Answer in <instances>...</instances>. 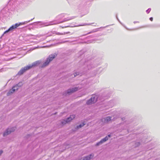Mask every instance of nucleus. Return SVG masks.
Instances as JSON below:
<instances>
[{"label": "nucleus", "instance_id": "obj_1", "mask_svg": "<svg viewBox=\"0 0 160 160\" xmlns=\"http://www.w3.org/2000/svg\"><path fill=\"white\" fill-rule=\"evenodd\" d=\"M76 17L75 16H72L68 18H65L64 19L63 21L60 22V23H62L65 22L67 21H68L74 19ZM35 23H36V25H38V24H39V25H40L41 26L40 27H42L48 26L49 25L57 24L59 23V22L54 23L53 21L46 22L39 21L36 22H35Z\"/></svg>", "mask_w": 160, "mask_h": 160}, {"label": "nucleus", "instance_id": "obj_2", "mask_svg": "<svg viewBox=\"0 0 160 160\" xmlns=\"http://www.w3.org/2000/svg\"><path fill=\"white\" fill-rule=\"evenodd\" d=\"M34 19V18L32 19H31L30 20H29L28 21H25L24 22H20L19 23H16L15 24L13 25H12L8 30L6 31L3 33V34L2 35L1 37V38L3 36L5 35H7V34L9 32H12L13 31V30L14 29L17 28L19 26L21 25H23L24 24H26L28 23V22H29L30 21H32L33 19Z\"/></svg>", "mask_w": 160, "mask_h": 160}, {"label": "nucleus", "instance_id": "obj_3", "mask_svg": "<svg viewBox=\"0 0 160 160\" xmlns=\"http://www.w3.org/2000/svg\"><path fill=\"white\" fill-rule=\"evenodd\" d=\"M40 63V62L39 61H38L33 62L32 64L28 65V66L22 68V69L18 72L17 75H22L27 70H29L33 67H34L38 65Z\"/></svg>", "mask_w": 160, "mask_h": 160}, {"label": "nucleus", "instance_id": "obj_4", "mask_svg": "<svg viewBox=\"0 0 160 160\" xmlns=\"http://www.w3.org/2000/svg\"><path fill=\"white\" fill-rule=\"evenodd\" d=\"M40 63V62L39 61H38L33 62L32 64L28 65V66L22 68V69L18 72L17 75H22L27 70H29L33 67H34L38 65Z\"/></svg>", "mask_w": 160, "mask_h": 160}, {"label": "nucleus", "instance_id": "obj_5", "mask_svg": "<svg viewBox=\"0 0 160 160\" xmlns=\"http://www.w3.org/2000/svg\"><path fill=\"white\" fill-rule=\"evenodd\" d=\"M85 66H87V67L85 68V70L87 71L88 70H89L97 66V64L94 62L92 60H89L86 62L84 63Z\"/></svg>", "mask_w": 160, "mask_h": 160}, {"label": "nucleus", "instance_id": "obj_6", "mask_svg": "<svg viewBox=\"0 0 160 160\" xmlns=\"http://www.w3.org/2000/svg\"><path fill=\"white\" fill-rule=\"evenodd\" d=\"M56 56L57 54L55 53H54L53 54L50 55L49 56V57L47 59L46 61L43 63L42 66V67H44L48 65L49 62L51 61Z\"/></svg>", "mask_w": 160, "mask_h": 160}, {"label": "nucleus", "instance_id": "obj_7", "mask_svg": "<svg viewBox=\"0 0 160 160\" xmlns=\"http://www.w3.org/2000/svg\"><path fill=\"white\" fill-rule=\"evenodd\" d=\"M98 99V97L97 96L93 95L92 97L88 100L87 102L88 105H90L95 103Z\"/></svg>", "mask_w": 160, "mask_h": 160}, {"label": "nucleus", "instance_id": "obj_8", "mask_svg": "<svg viewBox=\"0 0 160 160\" xmlns=\"http://www.w3.org/2000/svg\"><path fill=\"white\" fill-rule=\"evenodd\" d=\"M15 129L14 128H8L6 130L5 132L3 134V136H5L9 134H10L12 132H13L15 130Z\"/></svg>", "mask_w": 160, "mask_h": 160}, {"label": "nucleus", "instance_id": "obj_9", "mask_svg": "<svg viewBox=\"0 0 160 160\" xmlns=\"http://www.w3.org/2000/svg\"><path fill=\"white\" fill-rule=\"evenodd\" d=\"M79 89L78 87H74L68 89L67 90V93L68 94H70L71 93L76 91Z\"/></svg>", "mask_w": 160, "mask_h": 160}, {"label": "nucleus", "instance_id": "obj_10", "mask_svg": "<svg viewBox=\"0 0 160 160\" xmlns=\"http://www.w3.org/2000/svg\"><path fill=\"white\" fill-rule=\"evenodd\" d=\"M108 136H106L105 137L101 139L100 141L97 142L96 143V146H98L101 144H102V143H104V142L107 141V140H108Z\"/></svg>", "mask_w": 160, "mask_h": 160}, {"label": "nucleus", "instance_id": "obj_11", "mask_svg": "<svg viewBox=\"0 0 160 160\" xmlns=\"http://www.w3.org/2000/svg\"><path fill=\"white\" fill-rule=\"evenodd\" d=\"M16 86H13L12 89L10 90L9 92L7 93V96H9L11 94L13 93L16 90L18 89V88H16Z\"/></svg>", "mask_w": 160, "mask_h": 160}, {"label": "nucleus", "instance_id": "obj_12", "mask_svg": "<svg viewBox=\"0 0 160 160\" xmlns=\"http://www.w3.org/2000/svg\"><path fill=\"white\" fill-rule=\"evenodd\" d=\"M75 117V115H71L68 118L66 119V120L65 121L64 123H66V122H68L72 120Z\"/></svg>", "mask_w": 160, "mask_h": 160}, {"label": "nucleus", "instance_id": "obj_13", "mask_svg": "<svg viewBox=\"0 0 160 160\" xmlns=\"http://www.w3.org/2000/svg\"><path fill=\"white\" fill-rule=\"evenodd\" d=\"M94 156V155L92 154H91L88 156L84 157L82 160H90Z\"/></svg>", "mask_w": 160, "mask_h": 160}, {"label": "nucleus", "instance_id": "obj_14", "mask_svg": "<svg viewBox=\"0 0 160 160\" xmlns=\"http://www.w3.org/2000/svg\"><path fill=\"white\" fill-rule=\"evenodd\" d=\"M106 104L108 108H112L114 105V103L112 101H110L107 102Z\"/></svg>", "mask_w": 160, "mask_h": 160}, {"label": "nucleus", "instance_id": "obj_15", "mask_svg": "<svg viewBox=\"0 0 160 160\" xmlns=\"http://www.w3.org/2000/svg\"><path fill=\"white\" fill-rule=\"evenodd\" d=\"M102 28V27L100 28ZM99 28H97V29H93L92 31L88 33H87L86 34L83 35L82 36H85V35H87L91 34V33H92L93 32H96L98 31V30H99Z\"/></svg>", "mask_w": 160, "mask_h": 160}, {"label": "nucleus", "instance_id": "obj_16", "mask_svg": "<svg viewBox=\"0 0 160 160\" xmlns=\"http://www.w3.org/2000/svg\"><path fill=\"white\" fill-rule=\"evenodd\" d=\"M111 120V117H107L104 118V122L108 123Z\"/></svg>", "mask_w": 160, "mask_h": 160}, {"label": "nucleus", "instance_id": "obj_17", "mask_svg": "<svg viewBox=\"0 0 160 160\" xmlns=\"http://www.w3.org/2000/svg\"><path fill=\"white\" fill-rule=\"evenodd\" d=\"M22 82H20L18 84L14 86H16V88H18V87H21V86H22Z\"/></svg>", "mask_w": 160, "mask_h": 160}, {"label": "nucleus", "instance_id": "obj_18", "mask_svg": "<svg viewBox=\"0 0 160 160\" xmlns=\"http://www.w3.org/2000/svg\"><path fill=\"white\" fill-rule=\"evenodd\" d=\"M84 125H85V124L84 123H82V124H81L79 125L78 126H77V128H76L77 129L79 128L82 127Z\"/></svg>", "mask_w": 160, "mask_h": 160}, {"label": "nucleus", "instance_id": "obj_19", "mask_svg": "<svg viewBox=\"0 0 160 160\" xmlns=\"http://www.w3.org/2000/svg\"><path fill=\"white\" fill-rule=\"evenodd\" d=\"M73 75H74L73 77H76V76H77V75L81 76L82 74L81 73H80L79 72H75V73H74Z\"/></svg>", "mask_w": 160, "mask_h": 160}, {"label": "nucleus", "instance_id": "obj_20", "mask_svg": "<svg viewBox=\"0 0 160 160\" xmlns=\"http://www.w3.org/2000/svg\"><path fill=\"white\" fill-rule=\"evenodd\" d=\"M151 10V8H149L146 10V12L147 13H149Z\"/></svg>", "mask_w": 160, "mask_h": 160}, {"label": "nucleus", "instance_id": "obj_21", "mask_svg": "<svg viewBox=\"0 0 160 160\" xmlns=\"http://www.w3.org/2000/svg\"><path fill=\"white\" fill-rule=\"evenodd\" d=\"M91 25V24L89 23V24H84L83 25H78V26H81L86 25Z\"/></svg>", "mask_w": 160, "mask_h": 160}, {"label": "nucleus", "instance_id": "obj_22", "mask_svg": "<svg viewBox=\"0 0 160 160\" xmlns=\"http://www.w3.org/2000/svg\"><path fill=\"white\" fill-rule=\"evenodd\" d=\"M136 145L137 146H138L140 144V143H139V142H137V143H136Z\"/></svg>", "mask_w": 160, "mask_h": 160}, {"label": "nucleus", "instance_id": "obj_23", "mask_svg": "<svg viewBox=\"0 0 160 160\" xmlns=\"http://www.w3.org/2000/svg\"><path fill=\"white\" fill-rule=\"evenodd\" d=\"M70 27V26H65L62 27V28H67V27Z\"/></svg>", "mask_w": 160, "mask_h": 160}, {"label": "nucleus", "instance_id": "obj_24", "mask_svg": "<svg viewBox=\"0 0 160 160\" xmlns=\"http://www.w3.org/2000/svg\"><path fill=\"white\" fill-rule=\"evenodd\" d=\"M3 151L2 150L0 151V155L2 153Z\"/></svg>", "mask_w": 160, "mask_h": 160}, {"label": "nucleus", "instance_id": "obj_25", "mask_svg": "<svg viewBox=\"0 0 160 160\" xmlns=\"http://www.w3.org/2000/svg\"><path fill=\"white\" fill-rule=\"evenodd\" d=\"M149 19L150 21H152L153 20V18L152 17H151Z\"/></svg>", "mask_w": 160, "mask_h": 160}, {"label": "nucleus", "instance_id": "obj_26", "mask_svg": "<svg viewBox=\"0 0 160 160\" xmlns=\"http://www.w3.org/2000/svg\"><path fill=\"white\" fill-rule=\"evenodd\" d=\"M139 22L138 21H134L133 22V23L135 24L136 23H139Z\"/></svg>", "mask_w": 160, "mask_h": 160}, {"label": "nucleus", "instance_id": "obj_27", "mask_svg": "<svg viewBox=\"0 0 160 160\" xmlns=\"http://www.w3.org/2000/svg\"><path fill=\"white\" fill-rule=\"evenodd\" d=\"M107 136L108 137V138L110 137L111 135L110 134H109V135H108V136Z\"/></svg>", "mask_w": 160, "mask_h": 160}, {"label": "nucleus", "instance_id": "obj_28", "mask_svg": "<svg viewBox=\"0 0 160 160\" xmlns=\"http://www.w3.org/2000/svg\"><path fill=\"white\" fill-rule=\"evenodd\" d=\"M116 17H117V20H118V21H119L120 23H121V22H120V21H119V20L118 19V17H117V16H116Z\"/></svg>", "mask_w": 160, "mask_h": 160}, {"label": "nucleus", "instance_id": "obj_29", "mask_svg": "<svg viewBox=\"0 0 160 160\" xmlns=\"http://www.w3.org/2000/svg\"><path fill=\"white\" fill-rule=\"evenodd\" d=\"M62 16V17H63V14H61L60 15H59L58 16Z\"/></svg>", "mask_w": 160, "mask_h": 160}, {"label": "nucleus", "instance_id": "obj_30", "mask_svg": "<svg viewBox=\"0 0 160 160\" xmlns=\"http://www.w3.org/2000/svg\"><path fill=\"white\" fill-rule=\"evenodd\" d=\"M94 41V40H92V42H89V43H91V42H92L93 41Z\"/></svg>", "mask_w": 160, "mask_h": 160}, {"label": "nucleus", "instance_id": "obj_31", "mask_svg": "<svg viewBox=\"0 0 160 160\" xmlns=\"http://www.w3.org/2000/svg\"><path fill=\"white\" fill-rule=\"evenodd\" d=\"M70 33V32H66V33Z\"/></svg>", "mask_w": 160, "mask_h": 160}, {"label": "nucleus", "instance_id": "obj_32", "mask_svg": "<svg viewBox=\"0 0 160 160\" xmlns=\"http://www.w3.org/2000/svg\"><path fill=\"white\" fill-rule=\"evenodd\" d=\"M125 28H126V29H128H128L127 28H126L125 27Z\"/></svg>", "mask_w": 160, "mask_h": 160}, {"label": "nucleus", "instance_id": "obj_33", "mask_svg": "<svg viewBox=\"0 0 160 160\" xmlns=\"http://www.w3.org/2000/svg\"><path fill=\"white\" fill-rule=\"evenodd\" d=\"M136 29H133L134 30H136Z\"/></svg>", "mask_w": 160, "mask_h": 160}, {"label": "nucleus", "instance_id": "obj_34", "mask_svg": "<svg viewBox=\"0 0 160 160\" xmlns=\"http://www.w3.org/2000/svg\"><path fill=\"white\" fill-rule=\"evenodd\" d=\"M105 27H102V28H105Z\"/></svg>", "mask_w": 160, "mask_h": 160}]
</instances>
